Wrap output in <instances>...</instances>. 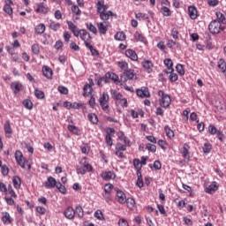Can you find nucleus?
Listing matches in <instances>:
<instances>
[{"label":"nucleus","mask_w":226,"mask_h":226,"mask_svg":"<svg viewBox=\"0 0 226 226\" xmlns=\"http://www.w3.org/2000/svg\"><path fill=\"white\" fill-rule=\"evenodd\" d=\"M97 6V11L98 13H100V18L102 20H109V19H110V17H117L116 14H114V12H112V11H107V9L109 8V6L105 5V2L103 0H99L96 4Z\"/></svg>","instance_id":"1"},{"label":"nucleus","mask_w":226,"mask_h":226,"mask_svg":"<svg viewBox=\"0 0 226 226\" xmlns=\"http://www.w3.org/2000/svg\"><path fill=\"white\" fill-rule=\"evenodd\" d=\"M43 185L45 186V188L48 189L56 188L57 190H59L60 193L64 194L67 192L66 187L63 185L61 182H57V180H56L54 177H49L47 178V181L43 183Z\"/></svg>","instance_id":"2"},{"label":"nucleus","mask_w":226,"mask_h":226,"mask_svg":"<svg viewBox=\"0 0 226 226\" xmlns=\"http://www.w3.org/2000/svg\"><path fill=\"white\" fill-rule=\"evenodd\" d=\"M15 158L18 165H19L21 169H26V165L28 170H31V164H29L26 158H24V154H22L20 150L15 152Z\"/></svg>","instance_id":"3"},{"label":"nucleus","mask_w":226,"mask_h":226,"mask_svg":"<svg viewBox=\"0 0 226 226\" xmlns=\"http://www.w3.org/2000/svg\"><path fill=\"white\" fill-rule=\"evenodd\" d=\"M158 95L162 97V99L160 100L161 107H163V109H167L170 107V102H171L170 95L165 94L163 90H159Z\"/></svg>","instance_id":"4"},{"label":"nucleus","mask_w":226,"mask_h":226,"mask_svg":"<svg viewBox=\"0 0 226 226\" xmlns=\"http://www.w3.org/2000/svg\"><path fill=\"white\" fill-rule=\"evenodd\" d=\"M208 29L212 34H218L222 31V23L218 19H215L209 24Z\"/></svg>","instance_id":"5"},{"label":"nucleus","mask_w":226,"mask_h":226,"mask_svg":"<svg viewBox=\"0 0 226 226\" xmlns=\"http://www.w3.org/2000/svg\"><path fill=\"white\" fill-rule=\"evenodd\" d=\"M110 94H111V98L113 100L122 102V103L124 104V107H128V100H126V98H123V94H121V93L117 92V90L111 89Z\"/></svg>","instance_id":"6"},{"label":"nucleus","mask_w":226,"mask_h":226,"mask_svg":"<svg viewBox=\"0 0 226 226\" xmlns=\"http://www.w3.org/2000/svg\"><path fill=\"white\" fill-rule=\"evenodd\" d=\"M135 77V71L133 69H127L123 72V75L120 77V79L122 82H128V80H133Z\"/></svg>","instance_id":"7"},{"label":"nucleus","mask_w":226,"mask_h":226,"mask_svg":"<svg viewBox=\"0 0 226 226\" xmlns=\"http://www.w3.org/2000/svg\"><path fill=\"white\" fill-rule=\"evenodd\" d=\"M124 151H126V145H124L121 142L117 143L115 147V154L118 158H124Z\"/></svg>","instance_id":"8"},{"label":"nucleus","mask_w":226,"mask_h":226,"mask_svg":"<svg viewBox=\"0 0 226 226\" xmlns=\"http://www.w3.org/2000/svg\"><path fill=\"white\" fill-rule=\"evenodd\" d=\"M79 36L80 37V40L84 41L86 46L87 45V43H91V40H92L91 34H89L87 30L80 29Z\"/></svg>","instance_id":"9"},{"label":"nucleus","mask_w":226,"mask_h":226,"mask_svg":"<svg viewBox=\"0 0 226 226\" xmlns=\"http://www.w3.org/2000/svg\"><path fill=\"white\" fill-rule=\"evenodd\" d=\"M136 94L139 98H149L151 94L149 93V88L146 87H141L136 90Z\"/></svg>","instance_id":"10"},{"label":"nucleus","mask_w":226,"mask_h":226,"mask_svg":"<svg viewBox=\"0 0 226 226\" xmlns=\"http://www.w3.org/2000/svg\"><path fill=\"white\" fill-rule=\"evenodd\" d=\"M115 192H117L116 200L119 202V204H125L126 203V194L123 192V191L119 190V188H114Z\"/></svg>","instance_id":"11"},{"label":"nucleus","mask_w":226,"mask_h":226,"mask_svg":"<svg viewBox=\"0 0 226 226\" xmlns=\"http://www.w3.org/2000/svg\"><path fill=\"white\" fill-rule=\"evenodd\" d=\"M1 192H7L6 196L10 195L11 197H17L15 191L11 188V185H9L7 189L6 185H4V183H1Z\"/></svg>","instance_id":"12"},{"label":"nucleus","mask_w":226,"mask_h":226,"mask_svg":"<svg viewBox=\"0 0 226 226\" xmlns=\"http://www.w3.org/2000/svg\"><path fill=\"white\" fill-rule=\"evenodd\" d=\"M93 86H94V83L93 82V79L90 80V84H85L83 87V96H89L93 93Z\"/></svg>","instance_id":"13"},{"label":"nucleus","mask_w":226,"mask_h":226,"mask_svg":"<svg viewBox=\"0 0 226 226\" xmlns=\"http://www.w3.org/2000/svg\"><path fill=\"white\" fill-rule=\"evenodd\" d=\"M37 8L35 9L36 13H42L43 15L49 13V7L43 3L36 4Z\"/></svg>","instance_id":"14"},{"label":"nucleus","mask_w":226,"mask_h":226,"mask_svg":"<svg viewBox=\"0 0 226 226\" xmlns=\"http://www.w3.org/2000/svg\"><path fill=\"white\" fill-rule=\"evenodd\" d=\"M64 215L65 218H67V220H73V218H75V209H73L72 207H68L64 210Z\"/></svg>","instance_id":"15"},{"label":"nucleus","mask_w":226,"mask_h":226,"mask_svg":"<svg viewBox=\"0 0 226 226\" xmlns=\"http://www.w3.org/2000/svg\"><path fill=\"white\" fill-rule=\"evenodd\" d=\"M2 222L4 225H10V223H12L13 218L10 215V213L8 212H3L2 213Z\"/></svg>","instance_id":"16"},{"label":"nucleus","mask_w":226,"mask_h":226,"mask_svg":"<svg viewBox=\"0 0 226 226\" xmlns=\"http://www.w3.org/2000/svg\"><path fill=\"white\" fill-rule=\"evenodd\" d=\"M125 56L131 59V61H139V56L137 55V52L133 49H126L125 50Z\"/></svg>","instance_id":"17"},{"label":"nucleus","mask_w":226,"mask_h":226,"mask_svg":"<svg viewBox=\"0 0 226 226\" xmlns=\"http://www.w3.org/2000/svg\"><path fill=\"white\" fill-rule=\"evenodd\" d=\"M68 29H70L73 35L76 38H79V34H80V30L77 29V26L72 21H67Z\"/></svg>","instance_id":"18"},{"label":"nucleus","mask_w":226,"mask_h":226,"mask_svg":"<svg viewBox=\"0 0 226 226\" xmlns=\"http://www.w3.org/2000/svg\"><path fill=\"white\" fill-rule=\"evenodd\" d=\"M11 89L13 90L14 94H19L22 89V85L19 81L12 82L11 84Z\"/></svg>","instance_id":"19"},{"label":"nucleus","mask_w":226,"mask_h":226,"mask_svg":"<svg viewBox=\"0 0 226 226\" xmlns=\"http://www.w3.org/2000/svg\"><path fill=\"white\" fill-rule=\"evenodd\" d=\"M42 74L46 77V79H52V75H54V72L52 69L47 65H44L42 67Z\"/></svg>","instance_id":"20"},{"label":"nucleus","mask_w":226,"mask_h":226,"mask_svg":"<svg viewBox=\"0 0 226 226\" xmlns=\"http://www.w3.org/2000/svg\"><path fill=\"white\" fill-rule=\"evenodd\" d=\"M102 177L104 181H110L116 177V173L114 171H105L102 174Z\"/></svg>","instance_id":"21"},{"label":"nucleus","mask_w":226,"mask_h":226,"mask_svg":"<svg viewBox=\"0 0 226 226\" xmlns=\"http://www.w3.org/2000/svg\"><path fill=\"white\" fill-rule=\"evenodd\" d=\"M216 190H218V184L216 182H212L210 185H208L205 192L206 193H210L213 194L215 193V192H216Z\"/></svg>","instance_id":"22"},{"label":"nucleus","mask_w":226,"mask_h":226,"mask_svg":"<svg viewBox=\"0 0 226 226\" xmlns=\"http://www.w3.org/2000/svg\"><path fill=\"white\" fill-rule=\"evenodd\" d=\"M4 130L5 137L10 139V137H11V133H13V130H11V125L10 124L9 121L5 122L4 125Z\"/></svg>","instance_id":"23"},{"label":"nucleus","mask_w":226,"mask_h":226,"mask_svg":"<svg viewBox=\"0 0 226 226\" xmlns=\"http://www.w3.org/2000/svg\"><path fill=\"white\" fill-rule=\"evenodd\" d=\"M142 65L143 68H145V70H147V73H152L153 72V62L149 61V60H144L142 62Z\"/></svg>","instance_id":"24"},{"label":"nucleus","mask_w":226,"mask_h":226,"mask_svg":"<svg viewBox=\"0 0 226 226\" xmlns=\"http://www.w3.org/2000/svg\"><path fill=\"white\" fill-rule=\"evenodd\" d=\"M188 13H189V17H190V19H192V20H195V19H197V17H199V15L197 14V8L195 6H189Z\"/></svg>","instance_id":"25"},{"label":"nucleus","mask_w":226,"mask_h":226,"mask_svg":"<svg viewBox=\"0 0 226 226\" xmlns=\"http://www.w3.org/2000/svg\"><path fill=\"white\" fill-rule=\"evenodd\" d=\"M80 163L83 168L87 170V172H93V166L87 162V159L86 157L81 159Z\"/></svg>","instance_id":"26"},{"label":"nucleus","mask_w":226,"mask_h":226,"mask_svg":"<svg viewBox=\"0 0 226 226\" xmlns=\"http://www.w3.org/2000/svg\"><path fill=\"white\" fill-rule=\"evenodd\" d=\"M137 175V182H136V186H138V188H143L144 187V180L142 178V172L141 171H138L136 172Z\"/></svg>","instance_id":"27"},{"label":"nucleus","mask_w":226,"mask_h":226,"mask_svg":"<svg viewBox=\"0 0 226 226\" xmlns=\"http://www.w3.org/2000/svg\"><path fill=\"white\" fill-rule=\"evenodd\" d=\"M166 47H168V49H179V47H181V44L172 40H168Z\"/></svg>","instance_id":"28"},{"label":"nucleus","mask_w":226,"mask_h":226,"mask_svg":"<svg viewBox=\"0 0 226 226\" xmlns=\"http://www.w3.org/2000/svg\"><path fill=\"white\" fill-rule=\"evenodd\" d=\"M45 24L41 23L34 28V32L36 33V34H43L45 33Z\"/></svg>","instance_id":"29"},{"label":"nucleus","mask_w":226,"mask_h":226,"mask_svg":"<svg viewBox=\"0 0 226 226\" xmlns=\"http://www.w3.org/2000/svg\"><path fill=\"white\" fill-rule=\"evenodd\" d=\"M217 66L222 73H225V72H226V62H225L224 59L221 58L217 63Z\"/></svg>","instance_id":"30"},{"label":"nucleus","mask_w":226,"mask_h":226,"mask_svg":"<svg viewBox=\"0 0 226 226\" xmlns=\"http://www.w3.org/2000/svg\"><path fill=\"white\" fill-rule=\"evenodd\" d=\"M87 118L93 124H98V116L94 113H89Z\"/></svg>","instance_id":"31"},{"label":"nucleus","mask_w":226,"mask_h":226,"mask_svg":"<svg viewBox=\"0 0 226 226\" xmlns=\"http://www.w3.org/2000/svg\"><path fill=\"white\" fill-rule=\"evenodd\" d=\"M97 27L99 29V33H101V34H107V25L100 22L97 24Z\"/></svg>","instance_id":"32"},{"label":"nucleus","mask_w":226,"mask_h":226,"mask_svg":"<svg viewBox=\"0 0 226 226\" xmlns=\"http://www.w3.org/2000/svg\"><path fill=\"white\" fill-rule=\"evenodd\" d=\"M86 27L90 33H93V34H98V29H96V26H94L93 23H87Z\"/></svg>","instance_id":"33"},{"label":"nucleus","mask_w":226,"mask_h":226,"mask_svg":"<svg viewBox=\"0 0 226 226\" xmlns=\"http://www.w3.org/2000/svg\"><path fill=\"white\" fill-rule=\"evenodd\" d=\"M161 13L163 15V17H170V15H172V11L167 6H162L161 8Z\"/></svg>","instance_id":"34"},{"label":"nucleus","mask_w":226,"mask_h":226,"mask_svg":"<svg viewBox=\"0 0 226 226\" xmlns=\"http://www.w3.org/2000/svg\"><path fill=\"white\" fill-rule=\"evenodd\" d=\"M4 11L9 15V17H13V9L11 8V5L9 4H6L4 6Z\"/></svg>","instance_id":"35"},{"label":"nucleus","mask_w":226,"mask_h":226,"mask_svg":"<svg viewBox=\"0 0 226 226\" xmlns=\"http://www.w3.org/2000/svg\"><path fill=\"white\" fill-rule=\"evenodd\" d=\"M106 77L107 79H110L114 82H118L119 81V76L114 72H106Z\"/></svg>","instance_id":"36"},{"label":"nucleus","mask_w":226,"mask_h":226,"mask_svg":"<svg viewBox=\"0 0 226 226\" xmlns=\"http://www.w3.org/2000/svg\"><path fill=\"white\" fill-rule=\"evenodd\" d=\"M74 211L75 215H77L79 218H84V208H82V206H76V210Z\"/></svg>","instance_id":"37"},{"label":"nucleus","mask_w":226,"mask_h":226,"mask_svg":"<svg viewBox=\"0 0 226 226\" xmlns=\"http://www.w3.org/2000/svg\"><path fill=\"white\" fill-rule=\"evenodd\" d=\"M87 49H89L92 56H100L98 49H94L91 43H87Z\"/></svg>","instance_id":"38"},{"label":"nucleus","mask_w":226,"mask_h":226,"mask_svg":"<svg viewBox=\"0 0 226 226\" xmlns=\"http://www.w3.org/2000/svg\"><path fill=\"white\" fill-rule=\"evenodd\" d=\"M164 64L167 66L168 70H170L171 72H174V64L172 63V59L166 58L164 59Z\"/></svg>","instance_id":"39"},{"label":"nucleus","mask_w":226,"mask_h":226,"mask_svg":"<svg viewBox=\"0 0 226 226\" xmlns=\"http://www.w3.org/2000/svg\"><path fill=\"white\" fill-rule=\"evenodd\" d=\"M13 186L16 189L20 188V185H22V181L20 180V177H14L12 179Z\"/></svg>","instance_id":"40"},{"label":"nucleus","mask_w":226,"mask_h":226,"mask_svg":"<svg viewBox=\"0 0 226 226\" xmlns=\"http://www.w3.org/2000/svg\"><path fill=\"white\" fill-rule=\"evenodd\" d=\"M115 40L118 41H124L126 40V35L123 32H118L115 34Z\"/></svg>","instance_id":"41"},{"label":"nucleus","mask_w":226,"mask_h":226,"mask_svg":"<svg viewBox=\"0 0 226 226\" xmlns=\"http://www.w3.org/2000/svg\"><path fill=\"white\" fill-rule=\"evenodd\" d=\"M133 165H134V168L137 170L136 172H140V170H142V164L140 163L139 159H134L133 160Z\"/></svg>","instance_id":"42"},{"label":"nucleus","mask_w":226,"mask_h":226,"mask_svg":"<svg viewBox=\"0 0 226 226\" xmlns=\"http://www.w3.org/2000/svg\"><path fill=\"white\" fill-rule=\"evenodd\" d=\"M211 149H213V146L211 145V143H205L202 147L203 153L205 154L211 153Z\"/></svg>","instance_id":"43"},{"label":"nucleus","mask_w":226,"mask_h":226,"mask_svg":"<svg viewBox=\"0 0 226 226\" xmlns=\"http://www.w3.org/2000/svg\"><path fill=\"white\" fill-rule=\"evenodd\" d=\"M94 218H97V220H100L101 222H103L105 220V216H103V212L102 210H97L94 214Z\"/></svg>","instance_id":"44"},{"label":"nucleus","mask_w":226,"mask_h":226,"mask_svg":"<svg viewBox=\"0 0 226 226\" xmlns=\"http://www.w3.org/2000/svg\"><path fill=\"white\" fill-rule=\"evenodd\" d=\"M135 17L138 19V20H140V19H142V20H149V16H147L146 13L138 12L135 13Z\"/></svg>","instance_id":"45"},{"label":"nucleus","mask_w":226,"mask_h":226,"mask_svg":"<svg viewBox=\"0 0 226 226\" xmlns=\"http://www.w3.org/2000/svg\"><path fill=\"white\" fill-rule=\"evenodd\" d=\"M125 202H126L127 207H129V209H133V207H135V200L133 198L126 199Z\"/></svg>","instance_id":"46"},{"label":"nucleus","mask_w":226,"mask_h":226,"mask_svg":"<svg viewBox=\"0 0 226 226\" xmlns=\"http://www.w3.org/2000/svg\"><path fill=\"white\" fill-rule=\"evenodd\" d=\"M23 105L26 107L28 110H33V102L29 99H26L23 101Z\"/></svg>","instance_id":"47"},{"label":"nucleus","mask_w":226,"mask_h":226,"mask_svg":"<svg viewBox=\"0 0 226 226\" xmlns=\"http://www.w3.org/2000/svg\"><path fill=\"white\" fill-rule=\"evenodd\" d=\"M165 132L167 137H169V139H174V131H172L170 129V127H169V125L164 127Z\"/></svg>","instance_id":"48"},{"label":"nucleus","mask_w":226,"mask_h":226,"mask_svg":"<svg viewBox=\"0 0 226 226\" xmlns=\"http://www.w3.org/2000/svg\"><path fill=\"white\" fill-rule=\"evenodd\" d=\"M34 94H35L36 98H38L39 100H43V98H45V93H43V91H41V90L35 89Z\"/></svg>","instance_id":"49"},{"label":"nucleus","mask_w":226,"mask_h":226,"mask_svg":"<svg viewBox=\"0 0 226 226\" xmlns=\"http://www.w3.org/2000/svg\"><path fill=\"white\" fill-rule=\"evenodd\" d=\"M148 167H150V169H153L154 167L155 170H160L162 169V162H160V161H155L154 164H149Z\"/></svg>","instance_id":"50"},{"label":"nucleus","mask_w":226,"mask_h":226,"mask_svg":"<svg viewBox=\"0 0 226 226\" xmlns=\"http://www.w3.org/2000/svg\"><path fill=\"white\" fill-rule=\"evenodd\" d=\"M32 52L35 56H38V54H40V44H38V43L33 44L32 45Z\"/></svg>","instance_id":"51"},{"label":"nucleus","mask_w":226,"mask_h":226,"mask_svg":"<svg viewBox=\"0 0 226 226\" xmlns=\"http://www.w3.org/2000/svg\"><path fill=\"white\" fill-rule=\"evenodd\" d=\"M215 15H216L220 24H225V15H223V13L216 12Z\"/></svg>","instance_id":"52"},{"label":"nucleus","mask_w":226,"mask_h":226,"mask_svg":"<svg viewBox=\"0 0 226 226\" xmlns=\"http://www.w3.org/2000/svg\"><path fill=\"white\" fill-rule=\"evenodd\" d=\"M61 27V24L59 23H56L54 21H52L50 24H49V28L52 30V31H57V29H59Z\"/></svg>","instance_id":"53"},{"label":"nucleus","mask_w":226,"mask_h":226,"mask_svg":"<svg viewBox=\"0 0 226 226\" xmlns=\"http://www.w3.org/2000/svg\"><path fill=\"white\" fill-rule=\"evenodd\" d=\"M176 70L179 75H185V67L181 64H177Z\"/></svg>","instance_id":"54"},{"label":"nucleus","mask_w":226,"mask_h":226,"mask_svg":"<svg viewBox=\"0 0 226 226\" xmlns=\"http://www.w3.org/2000/svg\"><path fill=\"white\" fill-rule=\"evenodd\" d=\"M118 66H119L120 70H122V72H124L125 71L129 70L128 63H126V62H118Z\"/></svg>","instance_id":"55"},{"label":"nucleus","mask_w":226,"mask_h":226,"mask_svg":"<svg viewBox=\"0 0 226 226\" xmlns=\"http://www.w3.org/2000/svg\"><path fill=\"white\" fill-rule=\"evenodd\" d=\"M105 140L108 146L112 147L113 141H112V136L110 135V132H107Z\"/></svg>","instance_id":"56"},{"label":"nucleus","mask_w":226,"mask_h":226,"mask_svg":"<svg viewBox=\"0 0 226 226\" xmlns=\"http://www.w3.org/2000/svg\"><path fill=\"white\" fill-rule=\"evenodd\" d=\"M107 102H109V94L104 92L102 95L99 98V103Z\"/></svg>","instance_id":"57"},{"label":"nucleus","mask_w":226,"mask_h":226,"mask_svg":"<svg viewBox=\"0 0 226 226\" xmlns=\"http://www.w3.org/2000/svg\"><path fill=\"white\" fill-rule=\"evenodd\" d=\"M57 91L60 93V94H68V87L64 86H58Z\"/></svg>","instance_id":"58"},{"label":"nucleus","mask_w":226,"mask_h":226,"mask_svg":"<svg viewBox=\"0 0 226 226\" xmlns=\"http://www.w3.org/2000/svg\"><path fill=\"white\" fill-rule=\"evenodd\" d=\"M67 128H68L69 132H72L75 135L79 134V128L77 126L70 124L67 126Z\"/></svg>","instance_id":"59"},{"label":"nucleus","mask_w":226,"mask_h":226,"mask_svg":"<svg viewBox=\"0 0 226 226\" xmlns=\"http://www.w3.org/2000/svg\"><path fill=\"white\" fill-rule=\"evenodd\" d=\"M146 147H147V151H150L151 153H156V146L155 145L147 143L146 145Z\"/></svg>","instance_id":"60"},{"label":"nucleus","mask_w":226,"mask_h":226,"mask_svg":"<svg viewBox=\"0 0 226 226\" xmlns=\"http://www.w3.org/2000/svg\"><path fill=\"white\" fill-rule=\"evenodd\" d=\"M218 131V129H216V126L210 124L208 126V132L210 133V135H216V132Z\"/></svg>","instance_id":"61"},{"label":"nucleus","mask_w":226,"mask_h":226,"mask_svg":"<svg viewBox=\"0 0 226 226\" xmlns=\"http://www.w3.org/2000/svg\"><path fill=\"white\" fill-rule=\"evenodd\" d=\"M113 188H114V185L112 184H106L104 185L105 193H110V192H112Z\"/></svg>","instance_id":"62"},{"label":"nucleus","mask_w":226,"mask_h":226,"mask_svg":"<svg viewBox=\"0 0 226 226\" xmlns=\"http://www.w3.org/2000/svg\"><path fill=\"white\" fill-rule=\"evenodd\" d=\"M170 82H177V74L175 73L174 72H171V73L170 74V77H169Z\"/></svg>","instance_id":"63"},{"label":"nucleus","mask_w":226,"mask_h":226,"mask_svg":"<svg viewBox=\"0 0 226 226\" xmlns=\"http://www.w3.org/2000/svg\"><path fill=\"white\" fill-rule=\"evenodd\" d=\"M76 172L77 174H81V176H84L86 174V169L84 168V166H78L76 169Z\"/></svg>","instance_id":"64"}]
</instances>
